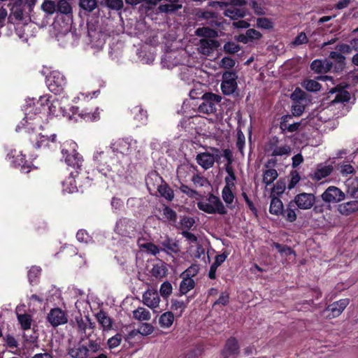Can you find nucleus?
Segmentation results:
<instances>
[{
    "mask_svg": "<svg viewBox=\"0 0 358 358\" xmlns=\"http://www.w3.org/2000/svg\"><path fill=\"white\" fill-rule=\"evenodd\" d=\"M222 99V97L213 92H206L202 96V103L198 108V111L201 113L210 115L215 114L217 110V106Z\"/></svg>",
    "mask_w": 358,
    "mask_h": 358,
    "instance_id": "5",
    "label": "nucleus"
},
{
    "mask_svg": "<svg viewBox=\"0 0 358 358\" xmlns=\"http://www.w3.org/2000/svg\"><path fill=\"white\" fill-rule=\"evenodd\" d=\"M164 182L163 178L155 170L150 171L145 178L146 185L149 189L155 188L157 189L158 186Z\"/></svg>",
    "mask_w": 358,
    "mask_h": 358,
    "instance_id": "22",
    "label": "nucleus"
},
{
    "mask_svg": "<svg viewBox=\"0 0 358 358\" xmlns=\"http://www.w3.org/2000/svg\"><path fill=\"white\" fill-rule=\"evenodd\" d=\"M135 229L134 221L127 217H122L116 222L115 231L122 236L127 237L135 231Z\"/></svg>",
    "mask_w": 358,
    "mask_h": 358,
    "instance_id": "10",
    "label": "nucleus"
},
{
    "mask_svg": "<svg viewBox=\"0 0 358 358\" xmlns=\"http://www.w3.org/2000/svg\"><path fill=\"white\" fill-rule=\"evenodd\" d=\"M292 201L299 209L308 210L316 203V198L313 194L303 192L296 194Z\"/></svg>",
    "mask_w": 358,
    "mask_h": 358,
    "instance_id": "11",
    "label": "nucleus"
},
{
    "mask_svg": "<svg viewBox=\"0 0 358 358\" xmlns=\"http://www.w3.org/2000/svg\"><path fill=\"white\" fill-rule=\"evenodd\" d=\"M197 163L205 170L211 168L215 163L213 155L208 152H201L196 155Z\"/></svg>",
    "mask_w": 358,
    "mask_h": 358,
    "instance_id": "25",
    "label": "nucleus"
},
{
    "mask_svg": "<svg viewBox=\"0 0 358 358\" xmlns=\"http://www.w3.org/2000/svg\"><path fill=\"white\" fill-rule=\"evenodd\" d=\"M256 27L259 29L270 30L274 27L273 22L267 17H258Z\"/></svg>",
    "mask_w": 358,
    "mask_h": 358,
    "instance_id": "49",
    "label": "nucleus"
},
{
    "mask_svg": "<svg viewBox=\"0 0 358 358\" xmlns=\"http://www.w3.org/2000/svg\"><path fill=\"white\" fill-rule=\"evenodd\" d=\"M68 355L71 358H87L88 350L87 345L81 344L80 342L68 350Z\"/></svg>",
    "mask_w": 358,
    "mask_h": 358,
    "instance_id": "23",
    "label": "nucleus"
},
{
    "mask_svg": "<svg viewBox=\"0 0 358 358\" xmlns=\"http://www.w3.org/2000/svg\"><path fill=\"white\" fill-rule=\"evenodd\" d=\"M46 85L50 92L60 94L66 85V79L61 72L52 71L46 77Z\"/></svg>",
    "mask_w": 358,
    "mask_h": 358,
    "instance_id": "6",
    "label": "nucleus"
},
{
    "mask_svg": "<svg viewBox=\"0 0 358 358\" xmlns=\"http://www.w3.org/2000/svg\"><path fill=\"white\" fill-rule=\"evenodd\" d=\"M220 42L215 38H201L199 41L200 52L205 55H210L220 46Z\"/></svg>",
    "mask_w": 358,
    "mask_h": 358,
    "instance_id": "20",
    "label": "nucleus"
},
{
    "mask_svg": "<svg viewBox=\"0 0 358 358\" xmlns=\"http://www.w3.org/2000/svg\"><path fill=\"white\" fill-rule=\"evenodd\" d=\"M231 189V187L224 186L222 190V199L230 209L234 208V206H232L231 204L234 202L235 195Z\"/></svg>",
    "mask_w": 358,
    "mask_h": 358,
    "instance_id": "35",
    "label": "nucleus"
},
{
    "mask_svg": "<svg viewBox=\"0 0 358 358\" xmlns=\"http://www.w3.org/2000/svg\"><path fill=\"white\" fill-rule=\"evenodd\" d=\"M41 269L38 266H33L28 271V279L30 284L33 285L36 282L37 279L41 275Z\"/></svg>",
    "mask_w": 358,
    "mask_h": 358,
    "instance_id": "52",
    "label": "nucleus"
},
{
    "mask_svg": "<svg viewBox=\"0 0 358 358\" xmlns=\"http://www.w3.org/2000/svg\"><path fill=\"white\" fill-rule=\"evenodd\" d=\"M192 296H188L187 298V300L186 301H179V300H177V299H171V310L173 311H177L178 310L180 309V313L178 314V317H180L181 315L182 314L183 311L185 310V309L187 308V304L189 303V302L190 301V299H192Z\"/></svg>",
    "mask_w": 358,
    "mask_h": 358,
    "instance_id": "37",
    "label": "nucleus"
},
{
    "mask_svg": "<svg viewBox=\"0 0 358 358\" xmlns=\"http://www.w3.org/2000/svg\"><path fill=\"white\" fill-rule=\"evenodd\" d=\"M28 129H31L32 132L29 134L28 139L30 143L32 145L33 148L36 149H39L41 148L50 147V143H55L56 142V135L52 134L50 136L42 135L41 133L37 131V128L36 124H38L36 122H27Z\"/></svg>",
    "mask_w": 358,
    "mask_h": 358,
    "instance_id": "2",
    "label": "nucleus"
},
{
    "mask_svg": "<svg viewBox=\"0 0 358 358\" xmlns=\"http://www.w3.org/2000/svg\"><path fill=\"white\" fill-rule=\"evenodd\" d=\"M294 207L295 206L294 205V202L290 201L287 205V208H283L282 213L280 215L283 216L287 222H294L296 220V214L294 209Z\"/></svg>",
    "mask_w": 358,
    "mask_h": 358,
    "instance_id": "39",
    "label": "nucleus"
},
{
    "mask_svg": "<svg viewBox=\"0 0 358 358\" xmlns=\"http://www.w3.org/2000/svg\"><path fill=\"white\" fill-rule=\"evenodd\" d=\"M110 148L114 154L118 152L123 155H129L132 152L131 142L124 138H119L114 141L111 143Z\"/></svg>",
    "mask_w": 358,
    "mask_h": 358,
    "instance_id": "18",
    "label": "nucleus"
},
{
    "mask_svg": "<svg viewBox=\"0 0 358 358\" xmlns=\"http://www.w3.org/2000/svg\"><path fill=\"white\" fill-rule=\"evenodd\" d=\"M131 114L134 115V119L136 120L140 124L144 125L148 122V113L144 110L141 106H136L131 110Z\"/></svg>",
    "mask_w": 358,
    "mask_h": 358,
    "instance_id": "28",
    "label": "nucleus"
},
{
    "mask_svg": "<svg viewBox=\"0 0 358 358\" xmlns=\"http://www.w3.org/2000/svg\"><path fill=\"white\" fill-rule=\"evenodd\" d=\"M80 172L78 171H71L68 179L62 182L63 190L67 193H73L78 191L77 185Z\"/></svg>",
    "mask_w": 358,
    "mask_h": 358,
    "instance_id": "19",
    "label": "nucleus"
},
{
    "mask_svg": "<svg viewBox=\"0 0 358 358\" xmlns=\"http://www.w3.org/2000/svg\"><path fill=\"white\" fill-rule=\"evenodd\" d=\"M240 352L238 341L234 337H230L225 343L221 352L222 358H236Z\"/></svg>",
    "mask_w": 358,
    "mask_h": 358,
    "instance_id": "14",
    "label": "nucleus"
},
{
    "mask_svg": "<svg viewBox=\"0 0 358 358\" xmlns=\"http://www.w3.org/2000/svg\"><path fill=\"white\" fill-rule=\"evenodd\" d=\"M47 320L53 327H57L67 323L68 318L64 310L59 308H54L48 314Z\"/></svg>",
    "mask_w": 358,
    "mask_h": 358,
    "instance_id": "13",
    "label": "nucleus"
},
{
    "mask_svg": "<svg viewBox=\"0 0 358 358\" xmlns=\"http://www.w3.org/2000/svg\"><path fill=\"white\" fill-rule=\"evenodd\" d=\"M122 336L121 334H119V333L116 334L114 336L110 338L107 342L109 348L113 349V348L117 347L118 345H120V344L122 341Z\"/></svg>",
    "mask_w": 358,
    "mask_h": 358,
    "instance_id": "64",
    "label": "nucleus"
},
{
    "mask_svg": "<svg viewBox=\"0 0 358 358\" xmlns=\"http://www.w3.org/2000/svg\"><path fill=\"white\" fill-rule=\"evenodd\" d=\"M162 215L171 224L177 222L178 215L176 212L168 206H164L163 208Z\"/></svg>",
    "mask_w": 358,
    "mask_h": 358,
    "instance_id": "43",
    "label": "nucleus"
},
{
    "mask_svg": "<svg viewBox=\"0 0 358 358\" xmlns=\"http://www.w3.org/2000/svg\"><path fill=\"white\" fill-rule=\"evenodd\" d=\"M56 7L55 1L50 0L45 1L41 6L43 10L48 15L53 14L56 10Z\"/></svg>",
    "mask_w": 358,
    "mask_h": 358,
    "instance_id": "60",
    "label": "nucleus"
},
{
    "mask_svg": "<svg viewBox=\"0 0 358 358\" xmlns=\"http://www.w3.org/2000/svg\"><path fill=\"white\" fill-rule=\"evenodd\" d=\"M101 5H104L110 9L115 10H121L124 6L122 0H103Z\"/></svg>",
    "mask_w": 358,
    "mask_h": 358,
    "instance_id": "48",
    "label": "nucleus"
},
{
    "mask_svg": "<svg viewBox=\"0 0 358 358\" xmlns=\"http://www.w3.org/2000/svg\"><path fill=\"white\" fill-rule=\"evenodd\" d=\"M143 300L145 306L155 308L159 306L160 298L157 292L147 291L143 294Z\"/></svg>",
    "mask_w": 358,
    "mask_h": 358,
    "instance_id": "24",
    "label": "nucleus"
},
{
    "mask_svg": "<svg viewBox=\"0 0 358 358\" xmlns=\"http://www.w3.org/2000/svg\"><path fill=\"white\" fill-rule=\"evenodd\" d=\"M161 245L163 247L162 250L168 254H176L179 251V246L178 243L169 237L162 241Z\"/></svg>",
    "mask_w": 358,
    "mask_h": 358,
    "instance_id": "32",
    "label": "nucleus"
},
{
    "mask_svg": "<svg viewBox=\"0 0 358 358\" xmlns=\"http://www.w3.org/2000/svg\"><path fill=\"white\" fill-rule=\"evenodd\" d=\"M278 176V171L275 169H269L264 171L262 182L268 186L272 184Z\"/></svg>",
    "mask_w": 358,
    "mask_h": 358,
    "instance_id": "40",
    "label": "nucleus"
},
{
    "mask_svg": "<svg viewBox=\"0 0 358 358\" xmlns=\"http://www.w3.org/2000/svg\"><path fill=\"white\" fill-rule=\"evenodd\" d=\"M6 159L14 166L20 168L22 173H28L31 169V163L25 159V155L16 150H11L6 155Z\"/></svg>",
    "mask_w": 358,
    "mask_h": 358,
    "instance_id": "8",
    "label": "nucleus"
},
{
    "mask_svg": "<svg viewBox=\"0 0 358 358\" xmlns=\"http://www.w3.org/2000/svg\"><path fill=\"white\" fill-rule=\"evenodd\" d=\"M99 324L104 329H110L112 327V320L107 313L103 310H100L96 315Z\"/></svg>",
    "mask_w": 358,
    "mask_h": 358,
    "instance_id": "38",
    "label": "nucleus"
},
{
    "mask_svg": "<svg viewBox=\"0 0 358 358\" xmlns=\"http://www.w3.org/2000/svg\"><path fill=\"white\" fill-rule=\"evenodd\" d=\"M199 271V266L196 264H192L189 267H188L185 271H184L180 277L190 278L196 276Z\"/></svg>",
    "mask_w": 358,
    "mask_h": 358,
    "instance_id": "56",
    "label": "nucleus"
},
{
    "mask_svg": "<svg viewBox=\"0 0 358 358\" xmlns=\"http://www.w3.org/2000/svg\"><path fill=\"white\" fill-rule=\"evenodd\" d=\"M33 109L35 110L33 117L31 112L27 113L25 115L26 122L34 120L38 124V129H41L43 117L41 115H52L53 116L64 115L62 107L60 101L51 95L41 96L36 103H34Z\"/></svg>",
    "mask_w": 358,
    "mask_h": 358,
    "instance_id": "1",
    "label": "nucleus"
},
{
    "mask_svg": "<svg viewBox=\"0 0 358 358\" xmlns=\"http://www.w3.org/2000/svg\"><path fill=\"white\" fill-rule=\"evenodd\" d=\"M17 320L23 330H29L31 325V317L29 314H18Z\"/></svg>",
    "mask_w": 358,
    "mask_h": 358,
    "instance_id": "45",
    "label": "nucleus"
},
{
    "mask_svg": "<svg viewBox=\"0 0 358 358\" xmlns=\"http://www.w3.org/2000/svg\"><path fill=\"white\" fill-rule=\"evenodd\" d=\"M329 58L331 59L334 62V72L339 73L343 71L345 66V57L340 52L331 51L329 54Z\"/></svg>",
    "mask_w": 358,
    "mask_h": 358,
    "instance_id": "26",
    "label": "nucleus"
},
{
    "mask_svg": "<svg viewBox=\"0 0 358 358\" xmlns=\"http://www.w3.org/2000/svg\"><path fill=\"white\" fill-rule=\"evenodd\" d=\"M289 177H290V180L287 185V188L289 189H292L299 182L301 177L297 171H292L289 173Z\"/></svg>",
    "mask_w": 358,
    "mask_h": 358,
    "instance_id": "62",
    "label": "nucleus"
},
{
    "mask_svg": "<svg viewBox=\"0 0 358 358\" xmlns=\"http://www.w3.org/2000/svg\"><path fill=\"white\" fill-rule=\"evenodd\" d=\"M278 143V138L275 136L273 138V141L270 144V147L273 148L274 147V149L271 153V156L276 157V156H282L288 155L290 152V148L287 145H283L278 147L277 146V144Z\"/></svg>",
    "mask_w": 358,
    "mask_h": 358,
    "instance_id": "29",
    "label": "nucleus"
},
{
    "mask_svg": "<svg viewBox=\"0 0 358 358\" xmlns=\"http://www.w3.org/2000/svg\"><path fill=\"white\" fill-rule=\"evenodd\" d=\"M338 210L341 214L349 215L358 211V201L352 200L338 205Z\"/></svg>",
    "mask_w": 358,
    "mask_h": 358,
    "instance_id": "27",
    "label": "nucleus"
},
{
    "mask_svg": "<svg viewBox=\"0 0 358 358\" xmlns=\"http://www.w3.org/2000/svg\"><path fill=\"white\" fill-rule=\"evenodd\" d=\"M292 115L295 117L301 116L305 110L306 104L304 101H292Z\"/></svg>",
    "mask_w": 358,
    "mask_h": 358,
    "instance_id": "47",
    "label": "nucleus"
},
{
    "mask_svg": "<svg viewBox=\"0 0 358 358\" xmlns=\"http://www.w3.org/2000/svg\"><path fill=\"white\" fill-rule=\"evenodd\" d=\"M87 347L88 350V356L90 357H92V354L96 353L101 350L100 343L94 340H89Z\"/></svg>",
    "mask_w": 358,
    "mask_h": 358,
    "instance_id": "61",
    "label": "nucleus"
},
{
    "mask_svg": "<svg viewBox=\"0 0 358 358\" xmlns=\"http://www.w3.org/2000/svg\"><path fill=\"white\" fill-rule=\"evenodd\" d=\"M195 34L203 38H215L218 36V33L216 30L208 27H199L196 29Z\"/></svg>",
    "mask_w": 358,
    "mask_h": 358,
    "instance_id": "33",
    "label": "nucleus"
},
{
    "mask_svg": "<svg viewBox=\"0 0 358 358\" xmlns=\"http://www.w3.org/2000/svg\"><path fill=\"white\" fill-rule=\"evenodd\" d=\"M174 315L171 311L164 313L159 319V323L163 328L170 327L173 322Z\"/></svg>",
    "mask_w": 358,
    "mask_h": 358,
    "instance_id": "41",
    "label": "nucleus"
},
{
    "mask_svg": "<svg viewBox=\"0 0 358 358\" xmlns=\"http://www.w3.org/2000/svg\"><path fill=\"white\" fill-rule=\"evenodd\" d=\"M283 203L278 197H273L271 200L269 212L275 215H280L282 213Z\"/></svg>",
    "mask_w": 358,
    "mask_h": 358,
    "instance_id": "36",
    "label": "nucleus"
},
{
    "mask_svg": "<svg viewBox=\"0 0 358 358\" xmlns=\"http://www.w3.org/2000/svg\"><path fill=\"white\" fill-rule=\"evenodd\" d=\"M79 4L82 9L88 12L94 10L97 6L96 0H80Z\"/></svg>",
    "mask_w": 358,
    "mask_h": 358,
    "instance_id": "58",
    "label": "nucleus"
},
{
    "mask_svg": "<svg viewBox=\"0 0 358 358\" xmlns=\"http://www.w3.org/2000/svg\"><path fill=\"white\" fill-rule=\"evenodd\" d=\"M207 200L210 203L203 201L197 202V207L199 210L208 214L217 213L224 215L227 213L225 206L218 196L210 193Z\"/></svg>",
    "mask_w": 358,
    "mask_h": 358,
    "instance_id": "4",
    "label": "nucleus"
},
{
    "mask_svg": "<svg viewBox=\"0 0 358 358\" xmlns=\"http://www.w3.org/2000/svg\"><path fill=\"white\" fill-rule=\"evenodd\" d=\"M56 8L57 10L62 14L68 15L72 13V8L66 0H59Z\"/></svg>",
    "mask_w": 358,
    "mask_h": 358,
    "instance_id": "51",
    "label": "nucleus"
},
{
    "mask_svg": "<svg viewBox=\"0 0 358 358\" xmlns=\"http://www.w3.org/2000/svg\"><path fill=\"white\" fill-rule=\"evenodd\" d=\"M181 278L182 280L180 284L179 293L177 294V295L179 296L186 294L195 287V282L192 278L188 277Z\"/></svg>",
    "mask_w": 358,
    "mask_h": 358,
    "instance_id": "30",
    "label": "nucleus"
},
{
    "mask_svg": "<svg viewBox=\"0 0 358 358\" xmlns=\"http://www.w3.org/2000/svg\"><path fill=\"white\" fill-rule=\"evenodd\" d=\"M334 98L331 100L332 104L338 103L349 102L351 99V95L349 92H336Z\"/></svg>",
    "mask_w": 358,
    "mask_h": 358,
    "instance_id": "46",
    "label": "nucleus"
},
{
    "mask_svg": "<svg viewBox=\"0 0 358 358\" xmlns=\"http://www.w3.org/2000/svg\"><path fill=\"white\" fill-rule=\"evenodd\" d=\"M166 268L162 264H156L154 265L151 270V274L153 277L156 278H162L166 275Z\"/></svg>",
    "mask_w": 358,
    "mask_h": 358,
    "instance_id": "50",
    "label": "nucleus"
},
{
    "mask_svg": "<svg viewBox=\"0 0 358 358\" xmlns=\"http://www.w3.org/2000/svg\"><path fill=\"white\" fill-rule=\"evenodd\" d=\"M322 199L327 203H337L345 199V194L335 186L329 187L321 195Z\"/></svg>",
    "mask_w": 358,
    "mask_h": 358,
    "instance_id": "15",
    "label": "nucleus"
},
{
    "mask_svg": "<svg viewBox=\"0 0 358 358\" xmlns=\"http://www.w3.org/2000/svg\"><path fill=\"white\" fill-rule=\"evenodd\" d=\"M115 160V154L110 149L96 152L94 155V161L99 172L104 176L112 170L111 165Z\"/></svg>",
    "mask_w": 358,
    "mask_h": 358,
    "instance_id": "3",
    "label": "nucleus"
},
{
    "mask_svg": "<svg viewBox=\"0 0 358 358\" xmlns=\"http://www.w3.org/2000/svg\"><path fill=\"white\" fill-rule=\"evenodd\" d=\"M350 303L348 299H342L329 304L326 308V311L329 312L327 317L334 318L338 317Z\"/></svg>",
    "mask_w": 358,
    "mask_h": 358,
    "instance_id": "17",
    "label": "nucleus"
},
{
    "mask_svg": "<svg viewBox=\"0 0 358 358\" xmlns=\"http://www.w3.org/2000/svg\"><path fill=\"white\" fill-rule=\"evenodd\" d=\"M62 153L68 166L79 172L83 170L84 160L83 156L76 149L63 148Z\"/></svg>",
    "mask_w": 358,
    "mask_h": 358,
    "instance_id": "7",
    "label": "nucleus"
},
{
    "mask_svg": "<svg viewBox=\"0 0 358 358\" xmlns=\"http://www.w3.org/2000/svg\"><path fill=\"white\" fill-rule=\"evenodd\" d=\"M307 94L299 87H296L292 93L290 98L292 101H306Z\"/></svg>",
    "mask_w": 358,
    "mask_h": 358,
    "instance_id": "53",
    "label": "nucleus"
},
{
    "mask_svg": "<svg viewBox=\"0 0 358 358\" xmlns=\"http://www.w3.org/2000/svg\"><path fill=\"white\" fill-rule=\"evenodd\" d=\"M139 334L146 336L152 334L155 330L154 327L150 323H141L138 329Z\"/></svg>",
    "mask_w": 358,
    "mask_h": 358,
    "instance_id": "59",
    "label": "nucleus"
},
{
    "mask_svg": "<svg viewBox=\"0 0 358 358\" xmlns=\"http://www.w3.org/2000/svg\"><path fill=\"white\" fill-rule=\"evenodd\" d=\"M173 287L169 281L164 282L159 289L160 295L165 299H168L171 294Z\"/></svg>",
    "mask_w": 358,
    "mask_h": 358,
    "instance_id": "55",
    "label": "nucleus"
},
{
    "mask_svg": "<svg viewBox=\"0 0 358 358\" xmlns=\"http://www.w3.org/2000/svg\"><path fill=\"white\" fill-rule=\"evenodd\" d=\"M223 50L226 53L233 55L241 50V46L235 42L228 41L224 45Z\"/></svg>",
    "mask_w": 358,
    "mask_h": 358,
    "instance_id": "57",
    "label": "nucleus"
},
{
    "mask_svg": "<svg viewBox=\"0 0 358 358\" xmlns=\"http://www.w3.org/2000/svg\"><path fill=\"white\" fill-rule=\"evenodd\" d=\"M224 15L232 20H237L244 17L246 15V10L245 8H237L232 6L231 8L226 9L224 12Z\"/></svg>",
    "mask_w": 358,
    "mask_h": 358,
    "instance_id": "34",
    "label": "nucleus"
},
{
    "mask_svg": "<svg viewBox=\"0 0 358 358\" xmlns=\"http://www.w3.org/2000/svg\"><path fill=\"white\" fill-rule=\"evenodd\" d=\"M292 118V115L289 114L284 115L280 117L279 127L282 134L294 133L299 130L300 126L302 124L303 120L300 122L290 123Z\"/></svg>",
    "mask_w": 358,
    "mask_h": 358,
    "instance_id": "16",
    "label": "nucleus"
},
{
    "mask_svg": "<svg viewBox=\"0 0 358 358\" xmlns=\"http://www.w3.org/2000/svg\"><path fill=\"white\" fill-rule=\"evenodd\" d=\"M334 170L332 165H322L320 164L317 165L316 170L313 173L310 174V178L315 181H320L322 179L331 175Z\"/></svg>",
    "mask_w": 358,
    "mask_h": 358,
    "instance_id": "21",
    "label": "nucleus"
},
{
    "mask_svg": "<svg viewBox=\"0 0 358 358\" xmlns=\"http://www.w3.org/2000/svg\"><path fill=\"white\" fill-rule=\"evenodd\" d=\"M133 317L138 321H148L150 320V313L145 308L139 307L133 311Z\"/></svg>",
    "mask_w": 358,
    "mask_h": 358,
    "instance_id": "44",
    "label": "nucleus"
},
{
    "mask_svg": "<svg viewBox=\"0 0 358 358\" xmlns=\"http://www.w3.org/2000/svg\"><path fill=\"white\" fill-rule=\"evenodd\" d=\"M182 7L180 3H166V4H160L158 7V10L159 13H173L176 11L181 9Z\"/></svg>",
    "mask_w": 358,
    "mask_h": 358,
    "instance_id": "42",
    "label": "nucleus"
},
{
    "mask_svg": "<svg viewBox=\"0 0 358 358\" xmlns=\"http://www.w3.org/2000/svg\"><path fill=\"white\" fill-rule=\"evenodd\" d=\"M72 115L74 116L76 121L78 120L76 115L85 122H93L100 119V113L99 112L98 108H96L95 110L92 111V110H90L88 108L80 109L79 107H72Z\"/></svg>",
    "mask_w": 358,
    "mask_h": 358,
    "instance_id": "12",
    "label": "nucleus"
},
{
    "mask_svg": "<svg viewBox=\"0 0 358 358\" xmlns=\"http://www.w3.org/2000/svg\"><path fill=\"white\" fill-rule=\"evenodd\" d=\"M225 171L228 174V176H227L224 179L226 185L224 186L228 187H234V181L236 180V176L234 173V169L232 166H228L225 167Z\"/></svg>",
    "mask_w": 358,
    "mask_h": 358,
    "instance_id": "54",
    "label": "nucleus"
},
{
    "mask_svg": "<svg viewBox=\"0 0 358 358\" xmlns=\"http://www.w3.org/2000/svg\"><path fill=\"white\" fill-rule=\"evenodd\" d=\"M238 76L235 71H227L222 74L221 90L224 95L232 94L238 87Z\"/></svg>",
    "mask_w": 358,
    "mask_h": 358,
    "instance_id": "9",
    "label": "nucleus"
},
{
    "mask_svg": "<svg viewBox=\"0 0 358 358\" xmlns=\"http://www.w3.org/2000/svg\"><path fill=\"white\" fill-rule=\"evenodd\" d=\"M321 85L315 80H308L305 82V88L310 92H318L320 90Z\"/></svg>",
    "mask_w": 358,
    "mask_h": 358,
    "instance_id": "63",
    "label": "nucleus"
},
{
    "mask_svg": "<svg viewBox=\"0 0 358 358\" xmlns=\"http://www.w3.org/2000/svg\"><path fill=\"white\" fill-rule=\"evenodd\" d=\"M157 192L159 195L164 198L168 201H172L174 199L175 194L173 190L165 181L158 186Z\"/></svg>",
    "mask_w": 358,
    "mask_h": 358,
    "instance_id": "31",
    "label": "nucleus"
}]
</instances>
